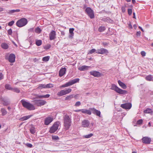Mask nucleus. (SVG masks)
<instances>
[{
	"instance_id": "f257e3e1",
	"label": "nucleus",
	"mask_w": 153,
	"mask_h": 153,
	"mask_svg": "<svg viewBox=\"0 0 153 153\" xmlns=\"http://www.w3.org/2000/svg\"><path fill=\"white\" fill-rule=\"evenodd\" d=\"M71 116L67 114L65 115L63 117L64 126L65 130H68L71 125Z\"/></svg>"
},
{
	"instance_id": "f03ea898",
	"label": "nucleus",
	"mask_w": 153,
	"mask_h": 153,
	"mask_svg": "<svg viewBox=\"0 0 153 153\" xmlns=\"http://www.w3.org/2000/svg\"><path fill=\"white\" fill-rule=\"evenodd\" d=\"M21 102L22 106L29 110H34L35 109V107L33 105L24 100H22L21 101Z\"/></svg>"
},
{
	"instance_id": "7ed1b4c3",
	"label": "nucleus",
	"mask_w": 153,
	"mask_h": 153,
	"mask_svg": "<svg viewBox=\"0 0 153 153\" xmlns=\"http://www.w3.org/2000/svg\"><path fill=\"white\" fill-rule=\"evenodd\" d=\"M111 89L114 90L117 93L120 94H126L127 93V92L126 91L123 90L114 84L112 85Z\"/></svg>"
},
{
	"instance_id": "20e7f679",
	"label": "nucleus",
	"mask_w": 153,
	"mask_h": 153,
	"mask_svg": "<svg viewBox=\"0 0 153 153\" xmlns=\"http://www.w3.org/2000/svg\"><path fill=\"white\" fill-rule=\"evenodd\" d=\"M27 23V20L25 18H23L18 20L16 23V25L18 27H21L26 25Z\"/></svg>"
},
{
	"instance_id": "39448f33",
	"label": "nucleus",
	"mask_w": 153,
	"mask_h": 153,
	"mask_svg": "<svg viewBox=\"0 0 153 153\" xmlns=\"http://www.w3.org/2000/svg\"><path fill=\"white\" fill-rule=\"evenodd\" d=\"M60 124V123L59 121L55 122L52 126L50 128L49 132L51 133H54L58 129Z\"/></svg>"
},
{
	"instance_id": "423d86ee",
	"label": "nucleus",
	"mask_w": 153,
	"mask_h": 153,
	"mask_svg": "<svg viewBox=\"0 0 153 153\" xmlns=\"http://www.w3.org/2000/svg\"><path fill=\"white\" fill-rule=\"evenodd\" d=\"M79 78H76L62 85L61 86V87L65 88L69 87L76 82H79Z\"/></svg>"
},
{
	"instance_id": "0eeeda50",
	"label": "nucleus",
	"mask_w": 153,
	"mask_h": 153,
	"mask_svg": "<svg viewBox=\"0 0 153 153\" xmlns=\"http://www.w3.org/2000/svg\"><path fill=\"white\" fill-rule=\"evenodd\" d=\"M33 102L35 105L38 106L44 105L46 103V102L43 100H35Z\"/></svg>"
},
{
	"instance_id": "6e6552de",
	"label": "nucleus",
	"mask_w": 153,
	"mask_h": 153,
	"mask_svg": "<svg viewBox=\"0 0 153 153\" xmlns=\"http://www.w3.org/2000/svg\"><path fill=\"white\" fill-rule=\"evenodd\" d=\"M85 11L90 18L93 19L94 17V15L93 10L90 7H87L85 10Z\"/></svg>"
},
{
	"instance_id": "1a4fd4ad",
	"label": "nucleus",
	"mask_w": 153,
	"mask_h": 153,
	"mask_svg": "<svg viewBox=\"0 0 153 153\" xmlns=\"http://www.w3.org/2000/svg\"><path fill=\"white\" fill-rule=\"evenodd\" d=\"M96 53L100 54H107L108 53V51L104 48H102L100 49H98L97 50Z\"/></svg>"
},
{
	"instance_id": "9d476101",
	"label": "nucleus",
	"mask_w": 153,
	"mask_h": 153,
	"mask_svg": "<svg viewBox=\"0 0 153 153\" xmlns=\"http://www.w3.org/2000/svg\"><path fill=\"white\" fill-rule=\"evenodd\" d=\"M131 103H126L121 104L120 106L124 109H129L131 108Z\"/></svg>"
},
{
	"instance_id": "9b49d317",
	"label": "nucleus",
	"mask_w": 153,
	"mask_h": 153,
	"mask_svg": "<svg viewBox=\"0 0 153 153\" xmlns=\"http://www.w3.org/2000/svg\"><path fill=\"white\" fill-rule=\"evenodd\" d=\"M142 142L146 144H149L151 141V139L147 137H144L142 139Z\"/></svg>"
},
{
	"instance_id": "f8f14e48",
	"label": "nucleus",
	"mask_w": 153,
	"mask_h": 153,
	"mask_svg": "<svg viewBox=\"0 0 153 153\" xmlns=\"http://www.w3.org/2000/svg\"><path fill=\"white\" fill-rule=\"evenodd\" d=\"M90 109L92 111V112L94 114H96L98 116L100 117V112L94 108H90Z\"/></svg>"
},
{
	"instance_id": "ddd939ff",
	"label": "nucleus",
	"mask_w": 153,
	"mask_h": 153,
	"mask_svg": "<svg viewBox=\"0 0 153 153\" xmlns=\"http://www.w3.org/2000/svg\"><path fill=\"white\" fill-rule=\"evenodd\" d=\"M49 38L51 40H53L56 38V33L54 30H52L49 34Z\"/></svg>"
},
{
	"instance_id": "4468645a",
	"label": "nucleus",
	"mask_w": 153,
	"mask_h": 153,
	"mask_svg": "<svg viewBox=\"0 0 153 153\" xmlns=\"http://www.w3.org/2000/svg\"><path fill=\"white\" fill-rule=\"evenodd\" d=\"M53 118L51 117H48L46 118L45 120V124L46 125H48L53 120Z\"/></svg>"
},
{
	"instance_id": "2eb2a0df",
	"label": "nucleus",
	"mask_w": 153,
	"mask_h": 153,
	"mask_svg": "<svg viewBox=\"0 0 153 153\" xmlns=\"http://www.w3.org/2000/svg\"><path fill=\"white\" fill-rule=\"evenodd\" d=\"M91 75L95 77H99L101 76V74L99 72L96 71H92L90 72Z\"/></svg>"
},
{
	"instance_id": "dca6fc26",
	"label": "nucleus",
	"mask_w": 153,
	"mask_h": 153,
	"mask_svg": "<svg viewBox=\"0 0 153 153\" xmlns=\"http://www.w3.org/2000/svg\"><path fill=\"white\" fill-rule=\"evenodd\" d=\"M82 125L83 127H88L90 125V123L88 120H85L82 121Z\"/></svg>"
},
{
	"instance_id": "f3484780",
	"label": "nucleus",
	"mask_w": 153,
	"mask_h": 153,
	"mask_svg": "<svg viewBox=\"0 0 153 153\" xmlns=\"http://www.w3.org/2000/svg\"><path fill=\"white\" fill-rule=\"evenodd\" d=\"M15 56L13 53L11 54L10 55L9 58L8 60L10 62H13L15 61Z\"/></svg>"
},
{
	"instance_id": "a211bd4d",
	"label": "nucleus",
	"mask_w": 153,
	"mask_h": 153,
	"mask_svg": "<svg viewBox=\"0 0 153 153\" xmlns=\"http://www.w3.org/2000/svg\"><path fill=\"white\" fill-rule=\"evenodd\" d=\"M66 68H63L60 69L59 72V75L60 77L63 76L65 73Z\"/></svg>"
},
{
	"instance_id": "6ab92c4d",
	"label": "nucleus",
	"mask_w": 153,
	"mask_h": 153,
	"mask_svg": "<svg viewBox=\"0 0 153 153\" xmlns=\"http://www.w3.org/2000/svg\"><path fill=\"white\" fill-rule=\"evenodd\" d=\"M90 66L86 65H83L78 68V69L80 71H85L88 70L89 68H90Z\"/></svg>"
},
{
	"instance_id": "aec40b11",
	"label": "nucleus",
	"mask_w": 153,
	"mask_h": 153,
	"mask_svg": "<svg viewBox=\"0 0 153 153\" xmlns=\"http://www.w3.org/2000/svg\"><path fill=\"white\" fill-rule=\"evenodd\" d=\"M118 82L120 86L123 89H125L126 88L127 86L125 84L122 82L120 80L118 81Z\"/></svg>"
},
{
	"instance_id": "412c9836",
	"label": "nucleus",
	"mask_w": 153,
	"mask_h": 153,
	"mask_svg": "<svg viewBox=\"0 0 153 153\" xmlns=\"http://www.w3.org/2000/svg\"><path fill=\"white\" fill-rule=\"evenodd\" d=\"M81 112L83 113L86 114L88 115H91V113L90 110L86 109H82Z\"/></svg>"
},
{
	"instance_id": "4be33fe9",
	"label": "nucleus",
	"mask_w": 153,
	"mask_h": 153,
	"mask_svg": "<svg viewBox=\"0 0 153 153\" xmlns=\"http://www.w3.org/2000/svg\"><path fill=\"white\" fill-rule=\"evenodd\" d=\"M31 116L32 115H31L25 116L20 118L19 119V120L22 121L25 120L30 118L31 117Z\"/></svg>"
},
{
	"instance_id": "5701e85b",
	"label": "nucleus",
	"mask_w": 153,
	"mask_h": 153,
	"mask_svg": "<svg viewBox=\"0 0 153 153\" xmlns=\"http://www.w3.org/2000/svg\"><path fill=\"white\" fill-rule=\"evenodd\" d=\"M57 95L59 96H61L65 95V90H61L59 92H58Z\"/></svg>"
},
{
	"instance_id": "b1692460",
	"label": "nucleus",
	"mask_w": 153,
	"mask_h": 153,
	"mask_svg": "<svg viewBox=\"0 0 153 153\" xmlns=\"http://www.w3.org/2000/svg\"><path fill=\"white\" fill-rule=\"evenodd\" d=\"M103 20L104 21L108 23H112L113 22V20L111 19L109 17H107L106 18L103 19Z\"/></svg>"
},
{
	"instance_id": "393cba45",
	"label": "nucleus",
	"mask_w": 153,
	"mask_h": 153,
	"mask_svg": "<svg viewBox=\"0 0 153 153\" xmlns=\"http://www.w3.org/2000/svg\"><path fill=\"white\" fill-rule=\"evenodd\" d=\"M145 79L147 81H153V76L150 75L146 77Z\"/></svg>"
},
{
	"instance_id": "a878e982",
	"label": "nucleus",
	"mask_w": 153,
	"mask_h": 153,
	"mask_svg": "<svg viewBox=\"0 0 153 153\" xmlns=\"http://www.w3.org/2000/svg\"><path fill=\"white\" fill-rule=\"evenodd\" d=\"M30 132L32 134H34L36 132L35 128L33 127H31L30 129Z\"/></svg>"
},
{
	"instance_id": "bb28decb",
	"label": "nucleus",
	"mask_w": 153,
	"mask_h": 153,
	"mask_svg": "<svg viewBox=\"0 0 153 153\" xmlns=\"http://www.w3.org/2000/svg\"><path fill=\"white\" fill-rule=\"evenodd\" d=\"M74 97V95L73 94H72L71 95H70L68 96H67L65 98V100H70L72 98H73Z\"/></svg>"
},
{
	"instance_id": "cd10ccee",
	"label": "nucleus",
	"mask_w": 153,
	"mask_h": 153,
	"mask_svg": "<svg viewBox=\"0 0 153 153\" xmlns=\"http://www.w3.org/2000/svg\"><path fill=\"white\" fill-rule=\"evenodd\" d=\"M10 101L9 100H3V104L4 105H7L10 104Z\"/></svg>"
},
{
	"instance_id": "c85d7f7f",
	"label": "nucleus",
	"mask_w": 153,
	"mask_h": 153,
	"mask_svg": "<svg viewBox=\"0 0 153 153\" xmlns=\"http://www.w3.org/2000/svg\"><path fill=\"white\" fill-rule=\"evenodd\" d=\"M42 43V41L41 40H37L36 41V44L38 46H40Z\"/></svg>"
},
{
	"instance_id": "c756f323",
	"label": "nucleus",
	"mask_w": 153,
	"mask_h": 153,
	"mask_svg": "<svg viewBox=\"0 0 153 153\" xmlns=\"http://www.w3.org/2000/svg\"><path fill=\"white\" fill-rule=\"evenodd\" d=\"M19 11H20V10L19 9L13 10H10L9 13L11 14L15 12H19Z\"/></svg>"
},
{
	"instance_id": "7c9ffc66",
	"label": "nucleus",
	"mask_w": 153,
	"mask_h": 153,
	"mask_svg": "<svg viewBox=\"0 0 153 153\" xmlns=\"http://www.w3.org/2000/svg\"><path fill=\"white\" fill-rule=\"evenodd\" d=\"M2 48L4 49H7L8 48V46L6 43H2L1 45Z\"/></svg>"
},
{
	"instance_id": "2f4dec72",
	"label": "nucleus",
	"mask_w": 153,
	"mask_h": 153,
	"mask_svg": "<svg viewBox=\"0 0 153 153\" xmlns=\"http://www.w3.org/2000/svg\"><path fill=\"white\" fill-rule=\"evenodd\" d=\"M1 111L2 113V115L3 116L5 115L7 113V111L4 108L1 109Z\"/></svg>"
},
{
	"instance_id": "473e14b6",
	"label": "nucleus",
	"mask_w": 153,
	"mask_h": 153,
	"mask_svg": "<svg viewBox=\"0 0 153 153\" xmlns=\"http://www.w3.org/2000/svg\"><path fill=\"white\" fill-rule=\"evenodd\" d=\"M49 56H46L43 57L42 59V60L43 61L47 62L49 60Z\"/></svg>"
},
{
	"instance_id": "72a5a7b5",
	"label": "nucleus",
	"mask_w": 153,
	"mask_h": 153,
	"mask_svg": "<svg viewBox=\"0 0 153 153\" xmlns=\"http://www.w3.org/2000/svg\"><path fill=\"white\" fill-rule=\"evenodd\" d=\"M105 27L101 26L98 28V31L100 32H102L105 30Z\"/></svg>"
},
{
	"instance_id": "f704fd0d",
	"label": "nucleus",
	"mask_w": 153,
	"mask_h": 153,
	"mask_svg": "<svg viewBox=\"0 0 153 153\" xmlns=\"http://www.w3.org/2000/svg\"><path fill=\"white\" fill-rule=\"evenodd\" d=\"M65 94H68L72 90L71 88L65 89Z\"/></svg>"
},
{
	"instance_id": "c9c22d12",
	"label": "nucleus",
	"mask_w": 153,
	"mask_h": 153,
	"mask_svg": "<svg viewBox=\"0 0 153 153\" xmlns=\"http://www.w3.org/2000/svg\"><path fill=\"white\" fill-rule=\"evenodd\" d=\"M38 88L39 89H42L43 88H46L45 85L42 84H39V85Z\"/></svg>"
},
{
	"instance_id": "e433bc0d",
	"label": "nucleus",
	"mask_w": 153,
	"mask_h": 153,
	"mask_svg": "<svg viewBox=\"0 0 153 153\" xmlns=\"http://www.w3.org/2000/svg\"><path fill=\"white\" fill-rule=\"evenodd\" d=\"M12 90L14 92H16L17 93H19L20 92V91L19 88H14L12 89Z\"/></svg>"
},
{
	"instance_id": "4c0bfd02",
	"label": "nucleus",
	"mask_w": 153,
	"mask_h": 153,
	"mask_svg": "<svg viewBox=\"0 0 153 153\" xmlns=\"http://www.w3.org/2000/svg\"><path fill=\"white\" fill-rule=\"evenodd\" d=\"M144 113H150L152 112V109L149 108H147L144 111Z\"/></svg>"
},
{
	"instance_id": "58836bf2",
	"label": "nucleus",
	"mask_w": 153,
	"mask_h": 153,
	"mask_svg": "<svg viewBox=\"0 0 153 153\" xmlns=\"http://www.w3.org/2000/svg\"><path fill=\"white\" fill-rule=\"evenodd\" d=\"M52 140H58L59 139V137L58 136L56 135L52 136Z\"/></svg>"
},
{
	"instance_id": "ea45409f",
	"label": "nucleus",
	"mask_w": 153,
	"mask_h": 153,
	"mask_svg": "<svg viewBox=\"0 0 153 153\" xmlns=\"http://www.w3.org/2000/svg\"><path fill=\"white\" fill-rule=\"evenodd\" d=\"M46 88H52L53 87V85L49 83L46 85H45Z\"/></svg>"
},
{
	"instance_id": "a19ab883",
	"label": "nucleus",
	"mask_w": 153,
	"mask_h": 153,
	"mask_svg": "<svg viewBox=\"0 0 153 153\" xmlns=\"http://www.w3.org/2000/svg\"><path fill=\"white\" fill-rule=\"evenodd\" d=\"M5 88L6 89L9 90H12V88L10 86V85L9 84H6L5 85Z\"/></svg>"
},
{
	"instance_id": "79ce46f5",
	"label": "nucleus",
	"mask_w": 153,
	"mask_h": 153,
	"mask_svg": "<svg viewBox=\"0 0 153 153\" xmlns=\"http://www.w3.org/2000/svg\"><path fill=\"white\" fill-rule=\"evenodd\" d=\"M96 51V52L97 51V50H96V49H93L91 50H90L89 51L88 54H92L93 53L95 52Z\"/></svg>"
},
{
	"instance_id": "37998d69",
	"label": "nucleus",
	"mask_w": 153,
	"mask_h": 153,
	"mask_svg": "<svg viewBox=\"0 0 153 153\" xmlns=\"http://www.w3.org/2000/svg\"><path fill=\"white\" fill-rule=\"evenodd\" d=\"M93 135V134L92 133L90 134H89L85 135L84 136V137L85 138H89L92 137Z\"/></svg>"
},
{
	"instance_id": "c03bdc74",
	"label": "nucleus",
	"mask_w": 153,
	"mask_h": 153,
	"mask_svg": "<svg viewBox=\"0 0 153 153\" xmlns=\"http://www.w3.org/2000/svg\"><path fill=\"white\" fill-rule=\"evenodd\" d=\"M35 32L37 33H40L41 32V29L39 27H37L35 29Z\"/></svg>"
},
{
	"instance_id": "a18cd8bd",
	"label": "nucleus",
	"mask_w": 153,
	"mask_h": 153,
	"mask_svg": "<svg viewBox=\"0 0 153 153\" xmlns=\"http://www.w3.org/2000/svg\"><path fill=\"white\" fill-rule=\"evenodd\" d=\"M14 23V21H11L9 22L8 25L10 26H12L13 25Z\"/></svg>"
},
{
	"instance_id": "49530a36",
	"label": "nucleus",
	"mask_w": 153,
	"mask_h": 153,
	"mask_svg": "<svg viewBox=\"0 0 153 153\" xmlns=\"http://www.w3.org/2000/svg\"><path fill=\"white\" fill-rule=\"evenodd\" d=\"M74 30V29L73 28H71L69 29V33L70 34H74L73 31Z\"/></svg>"
},
{
	"instance_id": "de8ad7c7",
	"label": "nucleus",
	"mask_w": 153,
	"mask_h": 153,
	"mask_svg": "<svg viewBox=\"0 0 153 153\" xmlns=\"http://www.w3.org/2000/svg\"><path fill=\"white\" fill-rule=\"evenodd\" d=\"M128 13L129 15H130L132 13V10L131 9H128Z\"/></svg>"
},
{
	"instance_id": "09e8293b",
	"label": "nucleus",
	"mask_w": 153,
	"mask_h": 153,
	"mask_svg": "<svg viewBox=\"0 0 153 153\" xmlns=\"http://www.w3.org/2000/svg\"><path fill=\"white\" fill-rule=\"evenodd\" d=\"M81 105V102L79 101L77 102L75 104V105L76 106H78L80 105Z\"/></svg>"
},
{
	"instance_id": "8fccbe9b",
	"label": "nucleus",
	"mask_w": 153,
	"mask_h": 153,
	"mask_svg": "<svg viewBox=\"0 0 153 153\" xmlns=\"http://www.w3.org/2000/svg\"><path fill=\"white\" fill-rule=\"evenodd\" d=\"M143 120L142 119L139 120L137 122V124H141L142 123Z\"/></svg>"
},
{
	"instance_id": "3c124183",
	"label": "nucleus",
	"mask_w": 153,
	"mask_h": 153,
	"mask_svg": "<svg viewBox=\"0 0 153 153\" xmlns=\"http://www.w3.org/2000/svg\"><path fill=\"white\" fill-rule=\"evenodd\" d=\"M8 33L9 35H11L12 33V31L11 29H10L8 31Z\"/></svg>"
},
{
	"instance_id": "603ef678",
	"label": "nucleus",
	"mask_w": 153,
	"mask_h": 153,
	"mask_svg": "<svg viewBox=\"0 0 153 153\" xmlns=\"http://www.w3.org/2000/svg\"><path fill=\"white\" fill-rule=\"evenodd\" d=\"M136 35L137 36H140L141 35V32L140 31H137L136 33Z\"/></svg>"
},
{
	"instance_id": "864d4df0",
	"label": "nucleus",
	"mask_w": 153,
	"mask_h": 153,
	"mask_svg": "<svg viewBox=\"0 0 153 153\" xmlns=\"http://www.w3.org/2000/svg\"><path fill=\"white\" fill-rule=\"evenodd\" d=\"M26 145L27 147L29 148H31L32 146V145L30 143H27Z\"/></svg>"
},
{
	"instance_id": "5fc2aeb1",
	"label": "nucleus",
	"mask_w": 153,
	"mask_h": 153,
	"mask_svg": "<svg viewBox=\"0 0 153 153\" xmlns=\"http://www.w3.org/2000/svg\"><path fill=\"white\" fill-rule=\"evenodd\" d=\"M146 53L144 51H142L141 52V54L143 56H146Z\"/></svg>"
},
{
	"instance_id": "6e6d98bb",
	"label": "nucleus",
	"mask_w": 153,
	"mask_h": 153,
	"mask_svg": "<svg viewBox=\"0 0 153 153\" xmlns=\"http://www.w3.org/2000/svg\"><path fill=\"white\" fill-rule=\"evenodd\" d=\"M4 76L1 73H0V80L3 78Z\"/></svg>"
},
{
	"instance_id": "4d7b16f0",
	"label": "nucleus",
	"mask_w": 153,
	"mask_h": 153,
	"mask_svg": "<svg viewBox=\"0 0 153 153\" xmlns=\"http://www.w3.org/2000/svg\"><path fill=\"white\" fill-rule=\"evenodd\" d=\"M50 95L49 94H47L45 95H44V98H48L50 97Z\"/></svg>"
},
{
	"instance_id": "13d9d810",
	"label": "nucleus",
	"mask_w": 153,
	"mask_h": 153,
	"mask_svg": "<svg viewBox=\"0 0 153 153\" xmlns=\"http://www.w3.org/2000/svg\"><path fill=\"white\" fill-rule=\"evenodd\" d=\"M37 98H43L44 95H37Z\"/></svg>"
},
{
	"instance_id": "bf43d9fd",
	"label": "nucleus",
	"mask_w": 153,
	"mask_h": 153,
	"mask_svg": "<svg viewBox=\"0 0 153 153\" xmlns=\"http://www.w3.org/2000/svg\"><path fill=\"white\" fill-rule=\"evenodd\" d=\"M50 47L51 46L50 45H48L45 47V49H49Z\"/></svg>"
},
{
	"instance_id": "052dcab7",
	"label": "nucleus",
	"mask_w": 153,
	"mask_h": 153,
	"mask_svg": "<svg viewBox=\"0 0 153 153\" xmlns=\"http://www.w3.org/2000/svg\"><path fill=\"white\" fill-rule=\"evenodd\" d=\"M122 12L123 13L125 12L126 11V9L125 8V7H122Z\"/></svg>"
},
{
	"instance_id": "680f3d73",
	"label": "nucleus",
	"mask_w": 153,
	"mask_h": 153,
	"mask_svg": "<svg viewBox=\"0 0 153 153\" xmlns=\"http://www.w3.org/2000/svg\"><path fill=\"white\" fill-rule=\"evenodd\" d=\"M74 35V34H70L69 36V37L70 38H72Z\"/></svg>"
},
{
	"instance_id": "e2e57ef3",
	"label": "nucleus",
	"mask_w": 153,
	"mask_h": 153,
	"mask_svg": "<svg viewBox=\"0 0 153 153\" xmlns=\"http://www.w3.org/2000/svg\"><path fill=\"white\" fill-rule=\"evenodd\" d=\"M139 28L143 32L144 31L142 29V28L141 27L139 26Z\"/></svg>"
},
{
	"instance_id": "0e129e2a",
	"label": "nucleus",
	"mask_w": 153,
	"mask_h": 153,
	"mask_svg": "<svg viewBox=\"0 0 153 153\" xmlns=\"http://www.w3.org/2000/svg\"><path fill=\"white\" fill-rule=\"evenodd\" d=\"M133 27H134V28L135 29H136V28L137 27V25L135 24L134 25H133Z\"/></svg>"
},
{
	"instance_id": "69168bd1",
	"label": "nucleus",
	"mask_w": 153,
	"mask_h": 153,
	"mask_svg": "<svg viewBox=\"0 0 153 153\" xmlns=\"http://www.w3.org/2000/svg\"><path fill=\"white\" fill-rule=\"evenodd\" d=\"M133 18H134L135 19L136 17H135V13L134 12L133 13Z\"/></svg>"
},
{
	"instance_id": "338daca9",
	"label": "nucleus",
	"mask_w": 153,
	"mask_h": 153,
	"mask_svg": "<svg viewBox=\"0 0 153 153\" xmlns=\"http://www.w3.org/2000/svg\"><path fill=\"white\" fill-rule=\"evenodd\" d=\"M128 26L130 28H132V26L131 24H129Z\"/></svg>"
},
{
	"instance_id": "774afa93",
	"label": "nucleus",
	"mask_w": 153,
	"mask_h": 153,
	"mask_svg": "<svg viewBox=\"0 0 153 153\" xmlns=\"http://www.w3.org/2000/svg\"><path fill=\"white\" fill-rule=\"evenodd\" d=\"M3 10V8L2 7H0V12L2 11Z\"/></svg>"
}]
</instances>
